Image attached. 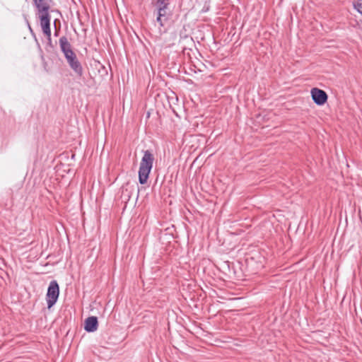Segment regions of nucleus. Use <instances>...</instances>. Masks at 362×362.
<instances>
[{
    "label": "nucleus",
    "instance_id": "6",
    "mask_svg": "<svg viewBox=\"0 0 362 362\" xmlns=\"http://www.w3.org/2000/svg\"><path fill=\"white\" fill-rule=\"evenodd\" d=\"M158 8V16L156 18L157 22L159 23L160 27H163L165 22L168 19V15L167 12L168 6H157Z\"/></svg>",
    "mask_w": 362,
    "mask_h": 362
},
{
    "label": "nucleus",
    "instance_id": "12",
    "mask_svg": "<svg viewBox=\"0 0 362 362\" xmlns=\"http://www.w3.org/2000/svg\"><path fill=\"white\" fill-rule=\"evenodd\" d=\"M58 33H59V30H56L54 35H55L56 36H57V35H58Z\"/></svg>",
    "mask_w": 362,
    "mask_h": 362
},
{
    "label": "nucleus",
    "instance_id": "11",
    "mask_svg": "<svg viewBox=\"0 0 362 362\" xmlns=\"http://www.w3.org/2000/svg\"><path fill=\"white\" fill-rule=\"evenodd\" d=\"M156 6H168V0H157L156 3Z\"/></svg>",
    "mask_w": 362,
    "mask_h": 362
},
{
    "label": "nucleus",
    "instance_id": "8",
    "mask_svg": "<svg viewBox=\"0 0 362 362\" xmlns=\"http://www.w3.org/2000/svg\"><path fill=\"white\" fill-rule=\"evenodd\" d=\"M60 49L62 52L64 53V56L68 54H71L73 53V50L71 49V45L70 42L68 41V39L65 36H62L60 37L59 40Z\"/></svg>",
    "mask_w": 362,
    "mask_h": 362
},
{
    "label": "nucleus",
    "instance_id": "4",
    "mask_svg": "<svg viewBox=\"0 0 362 362\" xmlns=\"http://www.w3.org/2000/svg\"><path fill=\"white\" fill-rule=\"evenodd\" d=\"M69 66L72 69V70L75 72L76 74L81 76L83 74V68L78 60L76 55L74 52L71 53V54H68L64 56Z\"/></svg>",
    "mask_w": 362,
    "mask_h": 362
},
{
    "label": "nucleus",
    "instance_id": "1",
    "mask_svg": "<svg viewBox=\"0 0 362 362\" xmlns=\"http://www.w3.org/2000/svg\"><path fill=\"white\" fill-rule=\"evenodd\" d=\"M153 155L148 150L145 151L139 170V180L141 185L146 183L150 172L153 168Z\"/></svg>",
    "mask_w": 362,
    "mask_h": 362
},
{
    "label": "nucleus",
    "instance_id": "13",
    "mask_svg": "<svg viewBox=\"0 0 362 362\" xmlns=\"http://www.w3.org/2000/svg\"><path fill=\"white\" fill-rule=\"evenodd\" d=\"M56 23H57V21L55 20L54 21V26L56 27Z\"/></svg>",
    "mask_w": 362,
    "mask_h": 362
},
{
    "label": "nucleus",
    "instance_id": "7",
    "mask_svg": "<svg viewBox=\"0 0 362 362\" xmlns=\"http://www.w3.org/2000/svg\"><path fill=\"white\" fill-rule=\"evenodd\" d=\"M98 318L94 316L88 317L86 319L84 322V329L88 332H93L98 329Z\"/></svg>",
    "mask_w": 362,
    "mask_h": 362
},
{
    "label": "nucleus",
    "instance_id": "5",
    "mask_svg": "<svg viewBox=\"0 0 362 362\" xmlns=\"http://www.w3.org/2000/svg\"><path fill=\"white\" fill-rule=\"evenodd\" d=\"M311 95L314 102L318 105H324L327 100V95L325 91L317 88H313L311 90Z\"/></svg>",
    "mask_w": 362,
    "mask_h": 362
},
{
    "label": "nucleus",
    "instance_id": "9",
    "mask_svg": "<svg viewBox=\"0 0 362 362\" xmlns=\"http://www.w3.org/2000/svg\"><path fill=\"white\" fill-rule=\"evenodd\" d=\"M38 14L49 13V4L47 0H33Z\"/></svg>",
    "mask_w": 362,
    "mask_h": 362
},
{
    "label": "nucleus",
    "instance_id": "10",
    "mask_svg": "<svg viewBox=\"0 0 362 362\" xmlns=\"http://www.w3.org/2000/svg\"><path fill=\"white\" fill-rule=\"evenodd\" d=\"M354 6L362 15V0H355Z\"/></svg>",
    "mask_w": 362,
    "mask_h": 362
},
{
    "label": "nucleus",
    "instance_id": "2",
    "mask_svg": "<svg viewBox=\"0 0 362 362\" xmlns=\"http://www.w3.org/2000/svg\"><path fill=\"white\" fill-rule=\"evenodd\" d=\"M59 295V287L56 281H52L48 286L46 295L47 308H51L57 302Z\"/></svg>",
    "mask_w": 362,
    "mask_h": 362
},
{
    "label": "nucleus",
    "instance_id": "3",
    "mask_svg": "<svg viewBox=\"0 0 362 362\" xmlns=\"http://www.w3.org/2000/svg\"><path fill=\"white\" fill-rule=\"evenodd\" d=\"M38 16L43 33L47 37L48 43L51 45L50 16L49 13H42L38 14Z\"/></svg>",
    "mask_w": 362,
    "mask_h": 362
}]
</instances>
